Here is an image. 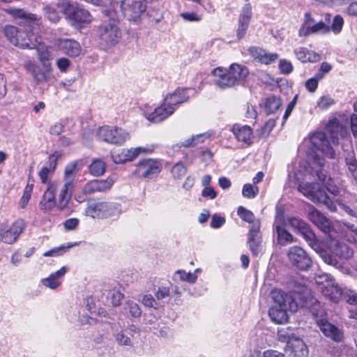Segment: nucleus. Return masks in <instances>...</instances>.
I'll return each instance as SVG.
<instances>
[{
    "instance_id": "nucleus-1",
    "label": "nucleus",
    "mask_w": 357,
    "mask_h": 357,
    "mask_svg": "<svg viewBox=\"0 0 357 357\" xmlns=\"http://www.w3.org/2000/svg\"><path fill=\"white\" fill-rule=\"evenodd\" d=\"M349 135L348 128L340 124L337 119H333L329 120L325 132L317 131L310 137L311 146L307 151V155L311 158V167L310 170L305 169L303 179H310L316 175L333 196V200L318 183L301 182L298 186V191L305 197L314 203L325 204L331 211L337 210L334 202L337 203L340 207H344L341 203L342 201L341 197L344 190L338 188L331 177H328L323 167L325 164V158H335V148L338 145L339 139H344Z\"/></svg>"
},
{
    "instance_id": "nucleus-2",
    "label": "nucleus",
    "mask_w": 357,
    "mask_h": 357,
    "mask_svg": "<svg viewBox=\"0 0 357 357\" xmlns=\"http://www.w3.org/2000/svg\"><path fill=\"white\" fill-rule=\"evenodd\" d=\"M6 13L10 15L15 19H20L21 22L19 25L25 28L26 33L20 31L17 37V42L20 39L21 43H15L14 45L22 48L34 49L36 48L40 41L35 37L32 31L36 26L39 24L40 18L36 14L30 13L20 8H9L6 10Z\"/></svg>"
},
{
    "instance_id": "nucleus-3",
    "label": "nucleus",
    "mask_w": 357,
    "mask_h": 357,
    "mask_svg": "<svg viewBox=\"0 0 357 357\" xmlns=\"http://www.w3.org/2000/svg\"><path fill=\"white\" fill-rule=\"evenodd\" d=\"M211 74L217 86L227 89L242 84L249 75V71L246 66L234 63L228 68L217 67Z\"/></svg>"
},
{
    "instance_id": "nucleus-4",
    "label": "nucleus",
    "mask_w": 357,
    "mask_h": 357,
    "mask_svg": "<svg viewBox=\"0 0 357 357\" xmlns=\"http://www.w3.org/2000/svg\"><path fill=\"white\" fill-rule=\"evenodd\" d=\"M271 296L275 305L269 309L268 314L271 319L275 324H282L287 321V311L296 312L298 303L291 294L281 289H274Z\"/></svg>"
},
{
    "instance_id": "nucleus-5",
    "label": "nucleus",
    "mask_w": 357,
    "mask_h": 357,
    "mask_svg": "<svg viewBox=\"0 0 357 357\" xmlns=\"http://www.w3.org/2000/svg\"><path fill=\"white\" fill-rule=\"evenodd\" d=\"M121 289V285L117 282L96 283L93 285L91 298L112 307H118L124 297Z\"/></svg>"
},
{
    "instance_id": "nucleus-6",
    "label": "nucleus",
    "mask_w": 357,
    "mask_h": 357,
    "mask_svg": "<svg viewBox=\"0 0 357 357\" xmlns=\"http://www.w3.org/2000/svg\"><path fill=\"white\" fill-rule=\"evenodd\" d=\"M312 313L319 328L326 337L337 342L343 340V331L328 321L326 312L319 302L313 306Z\"/></svg>"
},
{
    "instance_id": "nucleus-7",
    "label": "nucleus",
    "mask_w": 357,
    "mask_h": 357,
    "mask_svg": "<svg viewBox=\"0 0 357 357\" xmlns=\"http://www.w3.org/2000/svg\"><path fill=\"white\" fill-rule=\"evenodd\" d=\"M96 138L108 144L122 146L130 138L125 129L114 126H99L95 131Z\"/></svg>"
},
{
    "instance_id": "nucleus-8",
    "label": "nucleus",
    "mask_w": 357,
    "mask_h": 357,
    "mask_svg": "<svg viewBox=\"0 0 357 357\" xmlns=\"http://www.w3.org/2000/svg\"><path fill=\"white\" fill-rule=\"evenodd\" d=\"M140 111L148 121L153 123H161L174 113L173 107L169 106L164 100L157 107L143 104L140 106Z\"/></svg>"
},
{
    "instance_id": "nucleus-9",
    "label": "nucleus",
    "mask_w": 357,
    "mask_h": 357,
    "mask_svg": "<svg viewBox=\"0 0 357 357\" xmlns=\"http://www.w3.org/2000/svg\"><path fill=\"white\" fill-rule=\"evenodd\" d=\"M155 149L153 145L131 147L130 149L121 148L114 149L111 152L112 161L117 165L132 162L140 155L149 154Z\"/></svg>"
},
{
    "instance_id": "nucleus-10",
    "label": "nucleus",
    "mask_w": 357,
    "mask_h": 357,
    "mask_svg": "<svg viewBox=\"0 0 357 357\" xmlns=\"http://www.w3.org/2000/svg\"><path fill=\"white\" fill-rule=\"evenodd\" d=\"M299 233L306 241L309 246L320 256L326 264L331 266H335L337 264V262L335 257L331 255L329 251L325 248L324 244L317 239L316 235L308 225Z\"/></svg>"
},
{
    "instance_id": "nucleus-11",
    "label": "nucleus",
    "mask_w": 357,
    "mask_h": 357,
    "mask_svg": "<svg viewBox=\"0 0 357 357\" xmlns=\"http://www.w3.org/2000/svg\"><path fill=\"white\" fill-rule=\"evenodd\" d=\"M133 175L138 178L152 179L158 176L162 169L160 160L155 158H144L135 165Z\"/></svg>"
},
{
    "instance_id": "nucleus-12",
    "label": "nucleus",
    "mask_w": 357,
    "mask_h": 357,
    "mask_svg": "<svg viewBox=\"0 0 357 357\" xmlns=\"http://www.w3.org/2000/svg\"><path fill=\"white\" fill-rule=\"evenodd\" d=\"M315 282L319 285L322 294L334 303H338L341 299L343 291L333 278L328 274H323L315 278Z\"/></svg>"
},
{
    "instance_id": "nucleus-13",
    "label": "nucleus",
    "mask_w": 357,
    "mask_h": 357,
    "mask_svg": "<svg viewBox=\"0 0 357 357\" xmlns=\"http://www.w3.org/2000/svg\"><path fill=\"white\" fill-rule=\"evenodd\" d=\"M105 13L107 16L112 19V21L100 28V38L107 45H114L116 44L121 38V32L115 20L116 13L110 10H105Z\"/></svg>"
},
{
    "instance_id": "nucleus-14",
    "label": "nucleus",
    "mask_w": 357,
    "mask_h": 357,
    "mask_svg": "<svg viewBox=\"0 0 357 357\" xmlns=\"http://www.w3.org/2000/svg\"><path fill=\"white\" fill-rule=\"evenodd\" d=\"M287 259L292 266L301 271H307L312 264V260L307 252L300 246L294 245L288 250Z\"/></svg>"
},
{
    "instance_id": "nucleus-15",
    "label": "nucleus",
    "mask_w": 357,
    "mask_h": 357,
    "mask_svg": "<svg viewBox=\"0 0 357 357\" xmlns=\"http://www.w3.org/2000/svg\"><path fill=\"white\" fill-rule=\"evenodd\" d=\"M121 205L116 202L91 200V217L106 218L121 212Z\"/></svg>"
},
{
    "instance_id": "nucleus-16",
    "label": "nucleus",
    "mask_w": 357,
    "mask_h": 357,
    "mask_svg": "<svg viewBox=\"0 0 357 357\" xmlns=\"http://www.w3.org/2000/svg\"><path fill=\"white\" fill-rule=\"evenodd\" d=\"M41 64L42 68H40L35 62L30 60L24 63V68L31 74L37 84L47 82L54 77L51 63Z\"/></svg>"
},
{
    "instance_id": "nucleus-17",
    "label": "nucleus",
    "mask_w": 357,
    "mask_h": 357,
    "mask_svg": "<svg viewBox=\"0 0 357 357\" xmlns=\"http://www.w3.org/2000/svg\"><path fill=\"white\" fill-rule=\"evenodd\" d=\"M329 31V26L322 21L314 23L311 13L307 12L304 15V22L298 30V35L301 37H305L313 33H328Z\"/></svg>"
},
{
    "instance_id": "nucleus-18",
    "label": "nucleus",
    "mask_w": 357,
    "mask_h": 357,
    "mask_svg": "<svg viewBox=\"0 0 357 357\" xmlns=\"http://www.w3.org/2000/svg\"><path fill=\"white\" fill-rule=\"evenodd\" d=\"M286 225L287 222L283 212L282 211H278L273 224V231L277 234L278 244L282 246L294 241L293 236L287 231Z\"/></svg>"
},
{
    "instance_id": "nucleus-19",
    "label": "nucleus",
    "mask_w": 357,
    "mask_h": 357,
    "mask_svg": "<svg viewBox=\"0 0 357 357\" xmlns=\"http://www.w3.org/2000/svg\"><path fill=\"white\" fill-rule=\"evenodd\" d=\"M260 227V222L257 220V222L252 225L248 234V244L250 250L254 256L262 255L264 252V245Z\"/></svg>"
},
{
    "instance_id": "nucleus-20",
    "label": "nucleus",
    "mask_w": 357,
    "mask_h": 357,
    "mask_svg": "<svg viewBox=\"0 0 357 357\" xmlns=\"http://www.w3.org/2000/svg\"><path fill=\"white\" fill-rule=\"evenodd\" d=\"M285 341H287L286 351L294 357H307L309 354L308 347L305 342L294 335H284Z\"/></svg>"
},
{
    "instance_id": "nucleus-21",
    "label": "nucleus",
    "mask_w": 357,
    "mask_h": 357,
    "mask_svg": "<svg viewBox=\"0 0 357 357\" xmlns=\"http://www.w3.org/2000/svg\"><path fill=\"white\" fill-rule=\"evenodd\" d=\"M121 10L129 20H135L146 10L144 0H123Z\"/></svg>"
},
{
    "instance_id": "nucleus-22",
    "label": "nucleus",
    "mask_w": 357,
    "mask_h": 357,
    "mask_svg": "<svg viewBox=\"0 0 357 357\" xmlns=\"http://www.w3.org/2000/svg\"><path fill=\"white\" fill-rule=\"evenodd\" d=\"M53 185L56 186V207L62 211L65 209L71 198L73 185L70 183L54 181Z\"/></svg>"
},
{
    "instance_id": "nucleus-23",
    "label": "nucleus",
    "mask_w": 357,
    "mask_h": 357,
    "mask_svg": "<svg viewBox=\"0 0 357 357\" xmlns=\"http://www.w3.org/2000/svg\"><path fill=\"white\" fill-rule=\"evenodd\" d=\"M248 52L255 61L265 65L271 64L279 58V55L277 53L269 52L260 47H252L249 48Z\"/></svg>"
},
{
    "instance_id": "nucleus-24",
    "label": "nucleus",
    "mask_w": 357,
    "mask_h": 357,
    "mask_svg": "<svg viewBox=\"0 0 357 357\" xmlns=\"http://www.w3.org/2000/svg\"><path fill=\"white\" fill-rule=\"evenodd\" d=\"M25 226V222L22 220H17L8 229L3 228V242L8 244L15 243L24 231Z\"/></svg>"
},
{
    "instance_id": "nucleus-25",
    "label": "nucleus",
    "mask_w": 357,
    "mask_h": 357,
    "mask_svg": "<svg viewBox=\"0 0 357 357\" xmlns=\"http://www.w3.org/2000/svg\"><path fill=\"white\" fill-rule=\"evenodd\" d=\"M190 89L184 88H178L172 93L166 95L164 100L169 105L173 107L175 112L179 105L185 102L189 98Z\"/></svg>"
},
{
    "instance_id": "nucleus-26",
    "label": "nucleus",
    "mask_w": 357,
    "mask_h": 357,
    "mask_svg": "<svg viewBox=\"0 0 357 357\" xmlns=\"http://www.w3.org/2000/svg\"><path fill=\"white\" fill-rule=\"evenodd\" d=\"M309 220L324 233H330L331 221L320 211L311 207L308 212Z\"/></svg>"
},
{
    "instance_id": "nucleus-27",
    "label": "nucleus",
    "mask_w": 357,
    "mask_h": 357,
    "mask_svg": "<svg viewBox=\"0 0 357 357\" xmlns=\"http://www.w3.org/2000/svg\"><path fill=\"white\" fill-rule=\"evenodd\" d=\"M68 271V267L62 266L59 270L50 274L49 277L42 279L40 282L47 288L56 289L62 284L64 276Z\"/></svg>"
},
{
    "instance_id": "nucleus-28",
    "label": "nucleus",
    "mask_w": 357,
    "mask_h": 357,
    "mask_svg": "<svg viewBox=\"0 0 357 357\" xmlns=\"http://www.w3.org/2000/svg\"><path fill=\"white\" fill-rule=\"evenodd\" d=\"M231 131L238 142H243L246 145H250L252 143L253 133L250 126L234 124Z\"/></svg>"
},
{
    "instance_id": "nucleus-29",
    "label": "nucleus",
    "mask_w": 357,
    "mask_h": 357,
    "mask_svg": "<svg viewBox=\"0 0 357 357\" xmlns=\"http://www.w3.org/2000/svg\"><path fill=\"white\" fill-rule=\"evenodd\" d=\"M56 186L52 183L48 185L40 202L41 210L50 211L56 206Z\"/></svg>"
},
{
    "instance_id": "nucleus-30",
    "label": "nucleus",
    "mask_w": 357,
    "mask_h": 357,
    "mask_svg": "<svg viewBox=\"0 0 357 357\" xmlns=\"http://www.w3.org/2000/svg\"><path fill=\"white\" fill-rule=\"evenodd\" d=\"M329 246L330 251L340 258L347 259L353 256V250L345 243L331 240Z\"/></svg>"
},
{
    "instance_id": "nucleus-31",
    "label": "nucleus",
    "mask_w": 357,
    "mask_h": 357,
    "mask_svg": "<svg viewBox=\"0 0 357 357\" xmlns=\"http://www.w3.org/2000/svg\"><path fill=\"white\" fill-rule=\"evenodd\" d=\"M58 47L70 56H77L81 52L79 43L69 39L59 40Z\"/></svg>"
},
{
    "instance_id": "nucleus-32",
    "label": "nucleus",
    "mask_w": 357,
    "mask_h": 357,
    "mask_svg": "<svg viewBox=\"0 0 357 357\" xmlns=\"http://www.w3.org/2000/svg\"><path fill=\"white\" fill-rule=\"evenodd\" d=\"M296 57L302 63L317 62L319 60V55L316 52L307 50L304 47H299L294 50Z\"/></svg>"
},
{
    "instance_id": "nucleus-33",
    "label": "nucleus",
    "mask_w": 357,
    "mask_h": 357,
    "mask_svg": "<svg viewBox=\"0 0 357 357\" xmlns=\"http://www.w3.org/2000/svg\"><path fill=\"white\" fill-rule=\"evenodd\" d=\"M115 181L112 176H109L105 179L91 180V192H106L111 189Z\"/></svg>"
},
{
    "instance_id": "nucleus-34",
    "label": "nucleus",
    "mask_w": 357,
    "mask_h": 357,
    "mask_svg": "<svg viewBox=\"0 0 357 357\" xmlns=\"http://www.w3.org/2000/svg\"><path fill=\"white\" fill-rule=\"evenodd\" d=\"M60 157V154L58 152H54L49 157L50 167H44L39 172V176L43 183H45L47 181L49 174L50 172L54 170L56 161Z\"/></svg>"
},
{
    "instance_id": "nucleus-35",
    "label": "nucleus",
    "mask_w": 357,
    "mask_h": 357,
    "mask_svg": "<svg viewBox=\"0 0 357 357\" xmlns=\"http://www.w3.org/2000/svg\"><path fill=\"white\" fill-rule=\"evenodd\" d=\"M197 280V275H195V273L186 272L183 270L176 271L172 276V280L175 283H178L179 282H187L190 284H194L196 282Z\"/></svg>"
},
{
    "instance_id": "nucleus-36",
    "label": "nucleus",
    "mask_w": 357,
    "mask_h": 357,
    "mask_svg": "<svg viewBox=\"0 0 357 357\" xmlns=\"http://www.w3.org/2000/svg\"><path fill=\"white\" fill-rule=\"evenodd\" d=\"M132 337L133 334L129 329H122L114 335L116 342L121 346H131L132 344Z\"/></svg>"
},
{
    "instance_id": "nucleus-37",
    "label": "nucleus",
    "mask_w": 357,
    "mask_h": 357,
    "mask_svg": "<svg viewBox=\"0 0 357 357\" xmlns=\"http://www.w3.org/2000/svg\"><path fill=\"white\" fill-rule=\"evenodd\" d=\"M208 137L206 133L192 135L181 142V145L184 147H195L202 144Z\"/></svg>"
},
{
    "instance_id": "nucleus-38",
    "label": "nucleus",
    "mask_w": 357,
    "mask_h": 357,
    "mask_svg": "<svg viewBox=\"0 0 357 357\" xmlns=\"http://www.w3.org/2000/svg\"><path fill=\"white\" fill-rule=\"evenodd\" d=\"M79 162L75 161L69 163L65 168L64 171V183H70L73 185V180L75 174L79 171Z\"/></svg>"
},
{
    "instance_id": "nucleus-39",
    "label": "nucleus",
    "mask_w": 357,
    "mask_h": 357,
    "mask_svg": "<svg viewBox=\"0 0 357 357\" xmlns=\"http://www.w3.org/2000/svg\"><path fill=\"white\" fill-rule=\"evenodd\" d=\"M281 105L282 100L279 97L271 96L265 100V110L268 114L274 113L280 107Z\"/></svg>"
},
{
    "instance_id": "nucleus-40",
    "label": "nucleus",
    "mask_w": 357,
    "mask_h": 357,
    "mask_svg": "<svg viewBox=\"0 0 357 357\" xmlns=\"http://www.w3.org/2000/svg\"><path fill=\"white\" fill-rule=\"evenodd\" d=\"M79 245V243H68L66 245H63L59 247H56L52 248L50 250L45 252L43 255L45 257H59L64 253L67 252L71 248L74 246H77Z\"/></svg>"
},
{
    "instance_id": "nucleus-41",
    "label": "nucleus",
    "mask_w": 357,
    "mask_h": 357,
    "mask_svg": "<svg viewBox=\"0 0 357 357\" xmlns=\"http://www.w3.org/2000/svg\"><path fill=\"white\" fill-rule=\"evenodd\" d=\"M58 7L60 8L61 11L63 13L66 17L71 20L79 6L76 3L73 4L68 1H62L58 4Z\"/></svg>"
},
{
    "instance_id": "nucleus-42",
    "label": "nucleus",
    "mask_w": 357,
    "mask_h": 357,
    "mask_svg": "<svg viewBox=\"0 0 357 357\" xmlns=\"http://www.w3.org/2000/svg\"><path fill=\"white\" fill-rule=\"evenodd\" d=\"M106 169L105 162L102 159H96L91 163V175L99 176L102 175Z\"/></svg>"
},
{
    "instance_id": "nucleus-43",
    "label": "nucleus",
    "mask_w": 357,
    "mask_h": 357,
    "mask_svg": "<svg viewBox=\"0 0 357 357\" xmlns=\"http://www.w3.org/2000/svg\"><path fill=\"white\" fill-rule=\"evenodd\" d=\"M20 30H19L16 26L13 25H7L3 29V33L5 36L8 38V40L12 43H20V42H17V40L16 39L19 32ZM21 42L22 40L20 39ZM21 44L23 45V43H21Z\"/></svg>"
},
{
    "instance_id": "nucleus-44",
    "label": "nucleus",
    "mask_w": 357,
    "mask_h": 357,
    "mask_svg": "<svg viewBox=\"0 0 357 357\" xmlns=\"http://www.w3.org/2000/svg\"><path fill=\"white\" fill-rule=\"evenodd\" d=\"M186 173L187 167L181 162L174 164L171 169V174L174 179H181Z\"/></svg>"
},
{
    "instance_id": "nucleus-45",
    "label": "nucleus",
    "mask_w": 357,
    "mask_h": 357,
    "mask_svg": "<svg viewBox=\"0 0 357 357\" xmlns=\"http://www.w3.org/2000/svg\"><path fill=\"white\" fill-rule=\"evenodd\" d=\"M345 163L349 172L355 176V173L357 170V160L353 151L347 153Z\"/></svg>"
},
{
    "instance_id": "nucleus-46",
    "label": "nucleus",
    "mask_w": 357,
    "mask_h": 357,
    "mask_svg": "<svg viewBox=\"0 0 357 357\" xmlns=\"http://www.w3.org/2000/svg\"><path fill=\"white\" fill-rule=\"evenodd\" d=\"M124 310L128 311L132 317H139L142 314V310L139 305L131 300H128L126 302Z\"/></svg>"
},
{
    "instance_id": "nucleus-47",
    "label": "nucleus",
    "mask_w": 357,
    "mask_h": 357,
    "mask_svg": "<svg viewBox=\"0 0 357 357\" xmlns=\"http://www.w3.org/2000/svg\"><path fill=\"white\" fill-rule=\"evenodd\" d=\"M252 17V6L250 3H245L242 8V11L239 15L238 22L249 25Z\"/></svg>"
},
{
    "instance_id": "nucleus-48",
    "label": "nucleus",
    "mask_w": 357,
    "mask_h": 357,
    "mask_svg": "<svg viewBox=\"0 0 357 357\" xmlns=\"http://www.w3.org/2000/svg\"><path fill=\"white\" fill-rule=\"evenodd\" d=\"M139 301L146 307L158 309L160 306L159 302H158L156 299L149 294L142 295Z\"/></svg>"
},
{
    "instance_id": "nucleus-49",
    "label": "nucleus",
    "mask_w": 357,
    "mask_h": 357,
    "mask_svg": "<svg viewBox=\"0 0 357 357\" xmlns=\"http://www.w3.org/2000/svg\"><path fill=\"white\" fill-rule=\"evenodd\" d=\"M259 193V188L250 183H246L242 189V195L248 199L255 198Z\"/></svg>"
},
{
    "instance_id": "nucleus-50",
    "label": "nucleus",
    "mask_w": 357,
    "mask_h": 357,
    "mask_svg": "<svg viewBox=\"0 0 357 357\" xmlns=\"http://www.w3.org/2000/svg\"><path fill=\"white\" fill-rule=\"evenodd\" d=\"M237 213L240 218L245 222L252 224L256 222L255 221V215L252 212L243 206H239L238 208Z\"/></svg>"
},
{
    "instance_id": "nucleus-51",
    "label": "nucleus",
    "mask_w": 357,
    "mask_h": 357,
    "mask_svg": "<svg viewBox=\"0 0 357 357\" xmlns=\"http://www.w3.org/2000/svg\"><path fill=\"white\" fill-rule=\"evenodd\" d=\"M333 104H335V100L330 96H323L317 100V107L321 110L327 109Z\"/></svg>"
},
{
    "instance_id": "nucleus-52",
    "label": "nucleus",
    "mask_w": 357,
    "mask_h": 357,
    "mask_svg": "<svg viewBox=\"0 0 357 357\" xmlns=\"http://www.w3.org/2000/svg\"><path fill=\"white\" fill-rule=\"evenodd\" d=\"M170 295L169 287L168 286H159L155 292V299L160 304V301L167 299Z\"/></svg>"
},
{
    "instance_id": "nucleus-53",
    "label": "nucleus",
    "mask_w": 357,
    "mask_h": 357,
    "mask_svg": "<svg viewBox=\"0 0 357 357\" xmlns=\"http://www.w3.org/2000/svg\"><path fill=\"white\" fill-rule=\"evenodd\" d=\"M88 17V12L84 10L81 7H79L75 12V15L71 19V22L74 24H80L86 21Z\"/></svg>"
},
{
    "instance_id": "nucleus-54",
    "label": "nucleus",
    "mask_w": 357,
    "mask_h": 357,
    "mask_svg": "<svg viewBox=\"0 0 357 357\" xmlns=\"http://www.w3.org/2000/svg\"><path fill=\"white\" fill-rule=\"evenodd\" d=\"M43 10L45 13V15L50 22L54 23L59 22L60 17L56 10L54 8L50 6H45L43 8Z\"/></svg>"
},
{
    "instance_id": "nucleus-55",
    "label": "nucleus",
    "mask_w": 357,
    "mask_h": 357,
    "mask_svg": "<svg viewBox=\"0 0 357 357\" xmlns=\"http://www.w3.org/2000/svg\"><path fill=\"white\" fill-rule=\"evenodd\" d=\"M38 56L41 63H51L49 60L50 59V52L48 49L45 47H42L38 49Z\"/></svg>"
},
{
    "instance_id": "nucleus-56",
    "label": "nucleus",
    "mask_w": 357,
    "mask_h": 357,
    "mask_svg": "<svg viewBox=\"0 0 357 357\" xmlns=\"http://www.w3.org/2000/svg\"><path fill=\"white\" fill-rule=\"evenodd\" d=\"M288 223L291 227L298 230L300 232L307 225L306 222L298 218H290L288 219Z\"/></svg>"
},
{
    "instance_id": "nucleus-57",
    "label": "nucleus",
    "mask_w": 357,
    "mask_h": 357,
    "mask_svg": "<svg viewBox=\"0 0 357 357\" xmlns=\"http://www.w3.org/2000/svg\"><path fill=\"white\" fill-rule=\"evenodd\" d=\"M144 321L145 324L150 325L151 329H157L156 326H160V320L152 314L144 315Z\"/></svg>"
},
{
    "instance_id": "nucleus-58",
    "label": "nucleus",
    "mask_w": 357,
    "mask_h": 357,
    "mask_svg": "<svg viewBox=\"0 0 357 357\" xmlns=\"http://www.w3.org/2000/svg\"><path fill=\"white\" fill-rule=\"evenodd\" d=\"M343 24V18L340 15H336L333 18V24L331 27H330V30L331 29L335 33H339L342 31Z\"/></svg>"
},
{
    "instance_id": "nucleus-59",
    "label": "nucleus",
    "mask_w": 357,
    "mask_h": 357,
    "mask_svg": "<svg viewBox=\"0 0 357 357\" xmlns=\"http://www.w3.org/2000/svg\"><path fill=\"white\" fill-rule=\"evenodd\" d=\"M278 66L282 74H289L292 72L294 68L291 63L286 59H281Z\"/></svg>"
},
{
    "instance_id": "nucleus-60",
    "label": "nucleus",
    "mask_w": 357,
    "mask_h": 357,
    "mask_svg": "<svg viewBox=\"0 0 357 357\" xmlns=\"http://www.w3.org/2000/svg\"><path fill=\"white\" fill-rule=\"evenodd\" d=\"M275 126V121L274 119L268 120L264 126L261 128V135L263 137H266L268 136L269 133L271 132L273 128Z\"/></svg>"
},
{
    "instance_id": "nucleus-61",
    "label": "nucleus",
    "mask_w": 357,
    "mask_h": 357,
    "mask_svg": "<svg viewBox=\"0 0 357 357\" xmlns=\"http://www.w3.org/2000/svg\"><path fill=\"white\" fill-rule=\"evenodd\" d=\"M225 222L224 217L214 214L211 217V227L213 229L221 227Z\"/></svg>"
},
{
    "instance_id": "nucleus-62",
    "label": "nucleus",
    "mask_w": 357,
    "mask_h": 357,
    "mask_svg": "<svg viewBox=\"0 0 357 357\" xmlns=\"http://www.w3.org/2000/svg\"><path fill=\"white\" fill-rule=\"evenodd\" d=\"M213 153L208 149H202L199 152V157L204 162H208L212 160Z\"/></svg>"
},
{
    "instance_id": "nucleus-63",
    "label": "nucleus",
    "mask_w": 357,
    "mask_h": 357,
    "mask_svg": "<svg viewBox=\"0 0 357 357\" xmlns=\"http://www.w3.org/2000/svg\"><path fill=\"white\" fill-rule=\"evenodd\" d=\"M347 301L351 305L357 304V292L352 290H347L345 292Z\"/></svg>"
},
{
    "instance_id": "nucleus-64",
    "label": "nucleus",
    "mask_w": 357,
    "mask_h": 357,
    "mask_svg": "<svg viewBox=\"0 0 357 357\" xmlns=\"http://www.w3.org/2000/svg\"><path fill=\"white\" fill-rule=\"evenodd\" d=\"M261 357H287L286 355L277 350L268 349L264 351L261 355Z\"/></svg>"
}]
</instances>
